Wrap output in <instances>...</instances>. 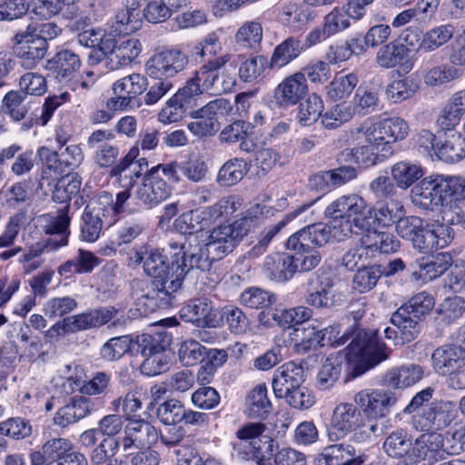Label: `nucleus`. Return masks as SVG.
<instances>
[{
  "label": "nucleus",
  "instance_id": "obj_1",
  "mask_svg": "<svg viewBox=\"0 0 465 465\" xmlns=\"http://www.w3.org/2000/svg\"><path fill=\"white\" fill-rule=\"evenodd\" d=\"M260 204L249 209L247 214L231 224L214 227L203 247L196 236L184 242H172L168 248L135 252L134 262L143 263L144 272L153 277L152 290L143 298L155 301L158 307L169 306L181 289L185 275L193 268L209 270L213 262L231 253L256 223Z\"/></svg>",
  "mask_w": 465,
  "mask_h": 465
},
{
  "label": "nucleus",
  "instance_id": "obj_2",
  "mask_svg": "<svg viewBox=\"0 0 465 465\" xmlns=\"http://www.w3.org/2000/svg\"><path fill=\"white\" fill-rule=\"evenodd\" d=\"M229 61V55L208 59L194 75L187 80L185 85L167 100L165 106L158 114V119L163 124L176 123L184 117L188 110L197 106V99L202 94V86L205 89L220 88L231 90L235 81L232 78L222 79L219 70Z\"/></svg>",
  "mask_w": 465,
  "mask_h": 465
},
{
  "label": "nucleus",
  "instance_id": "obj_3",
  "mask_svg": "<svg viewBox=\"0 0 465 465\" xmlns=\"http://www.w3.org/2000/svg\"><path fill=\"white\" fill-rule=\"evenodd\" d=\"M340 333L339 325H331L319 331L320 347L325 345H343L348 340L346 357L349 361H364L373 367L388 359L391 350L381 341L376 331L356 330L351 333Z\"/></svg>",
  "mask_w": 465,
  "mask_h": 465
},
{
  "label": "nucleus",
  "instance_id": "obj_4",
  "mask_svg": "<svg viewBox=\"0 0 465 465\" xmlns=\"http://www.w3.org/2000/svg\"><path fill=\"white\" fill-rule=\"evenodd\" d=\"M188 64L189 56L183 47L166 48L152 55L145 64V73L155 82L143 96L145 104H154L163 97L173 86L170 79L183 72Z\"/></svg>",
  "mask_w": 465,
  "mask_h": 465
},
{
  "label": "nucleus",
  "instance_id": "obj_5",
  "mask_svg": "<svg viewBox=\"0 0 465 465\" xmlns=\"http://www.w3.org/2000/svg\"><path fill=\"white\" fill-rule=\"evenodd\" d=\"M325 215L331 221L333 239L340 242L361 229L367 216V203L356 193L342 195L330 203Z\"/></svg>",
  "mask_w": 465,
  "mask_h": 465
},
{
  "label": "nucleus",
  "instance_id": "obj_6",
  "mask_svg": "<svg viewBox=\"0 0 465 465\" xmlns=\"http://www.w3.org/2000/svg\"><path fill=\"white\" fill-rule=\"evenodd\" d=\"M118 313V310L113 306L99 307L74 316L65 317L57 322L54 328H62L65 332H77L100 328L109 323L112 320L114 321L108 325L109 328L124 326L126 320L124 316L117 317Z\"/></svg>",
  "mask_w": 465,
  "mask_h": 465
},
{
  "label": "nucleus",
  "instance_id": "obj_7",
  "mask_svg": "<svg viewBox=\"0 0 465 465\" xmlns=\"http://www.w3.org/2000/svg\"><path fill=\"white\" fill-rule=\"evenodd\" d=\"M11 44L13 53L27 69L34 68L40 63L48 50L44 41L37 38L35 32L28 29L23 22L11 38Z\"/></svg>",
  "mask_w": 465,
  "mask_h": 465
},
{
  "label": "nucleus",
  "instance_id": "obj_8",
  "mask_svg": "<svg viewBox=\"0 0 465 465\" xmlns=\"http://www.w3.org/2000/svg\"><path fill=\"white\" fill-rule=\"evenodd\" d=\"M457 418L455 403L450 401H436L420 409L412 417L413 426L420 430H441Z\"/></svg>",
  "mask_w": 465,
  "mask_h": 465
},
{
  "label": "nucleus",
  "instance_id": "obj_9",
  "mask_svg": "<svg viewBox=\"0 0 465 465\" xmlns=\"http://www.w3.org/2000/svg\"><path fill=\"white\" fill-rule=\"evenodd\" d=\"M226 105L225 99H214L197 110L194 108L188 110L184 116L188 114L194 119L187 124L188 130L199 138L214 135L220 129L218 114H223Z\"/></svg>",
  "mask_w": 465,
  "mask_h": 465
},
{
  "label": "nucleus",
  "instance_id": "obj_10",
  "mask_svg": "<svg viewBox=\"0 0 465 465\" xmlns=\"http://www.w3.org/2000/svg\"><path fill=\"white\" fill-rule=\"evenodd\" d=\"M353 401L366 417L381 419L391 412L397 397L389 390L365 389L355 393Z\"/></svg>",
  "mask_w": 465,
  "mask_h": 465
},
{
  "label": "nucleus",
  "instance_id": "obj_11",
  "mask_svg": "<svg viewBox=\"0 0 465 465\" xmlns=\"http://www.w3.org/2000/svg\"><path fill=\"white\" fill-rule=\"evenodd\" d=\"M454 239V231L446 223H426L413 239L412 246L424 254L448 246Z\"/></svg>",
  "mask_w": 465,
  "mask_h": 465
},
{
  "label": "nucleus",
  "instance_id": "obj_12",
  "mask_svg": "<svg viewBox=\"0 0 465 465\" xmlns=\"http://www.w3.org/2000/svg\"><path fill=\"white\" fill-rule=\"evenodd\" d=\"M409 134V125L400 117L386 118L373 124L367 132L366 141L382 146L381 151L388 153L386 146L404 140Z\"/></svg>",
  "mask_w": 465,
  "mask_h": 465
},
{
  "label": "nucleus",
  "instance_id": "obj_13",
  "mask_svg": "<svg viewBox=\"0 0 465 465\" xmlns=\"http://www.w3.org/2000/svg\"><path fill=\"white\" fill-rule=\"evenodd\" d=\"M121 440L124 451L132 448L150 449L159 439L158 430L142 418L128 419Z\"/></svg>",
  "mask_w": 465,
  "mask_h": 465
},
{
  "label": "nucleus",
  "instance_id": "obj_14",
  "mask_svg": "<svg viewBox=\"0 0 465 465\" xmlns=\"http://www.w3.org/2000/svg\"><path fill=\"white\" fill-rule=\"evenodd\" d=\"M333 239L331 221L311 224L289 237L286 247L293 251H307L326 244Z\"/></svg>",
  "mask_w": 465,
  "mask_h": 465
},
{
  "label": "nucleus",
  "instance_id": "obj_15",
  "mask_svg": "<svg viewBox=\"0 0 465 465\" xmlns=\"http://www.w3.org/2000/svg\"><path fill=\"white\" fill-rule=\"evenodd\" d=\"M381 145L370 143L356 147L353 149H346L338 157L341 165L333 170L324 172L325 174H338L339 173H351L356 174L362 172L365 168L375 164L377 154L374 149L379 150Z\"/></svg>",
  "mask_w": 465,
  "mask_h": 465
},
{
  "label": "nucleus",
  "instance_id": "obj_16",
  "mask_svg": "<svg viewBox=\"0 0 465 465\" xmlns=\"http://www.w3.org/2000/svg\"><path fill=\"white\" fill-rule=\"evenodd\" d=\"M381 145L370 143L356 147L353 149H346L338 157L341 165L333 170L324 172L325 174H338L339 173H351L356 174L362 172L365 168L375 164L377 154L374 149L379 150Z\"/></svg>",
  "mask_w": 465,
  "mask_h": 465
},
{
  "label": "nucleus",
  "instance_id": "obj_17",
  "mask_svg": "<svg viewBox=\"0 0 465 465\" xmlns=\"http://www.w3.org/2000/svg\"><path fill=\"white\" fill-rule=\"evenodd\" d=\"M241 204L239 199L230 196L222 198L212 206L192 212L190 214L192 231L189 232V234L203 230L205 226H208L221 217H227L233 214Z\"/></svg>",
  "mask_w": 465,
  "mask_h": 465
},
{
  "label": "nucleus",
  "instance_id": "obj_18",
  "mask_svg": "<svg viewBox=\"0 0 465 465\" xmlns=\"http://www.w3.org/2000/svg\"><path fill=\"white\" fill-rule=\"evenodd\" d=\"M432 367L440 376L450 378L465 367V348L457 344H444L431 355Z\"/></svg>",
  "mask_w": 465,
  "mask_h": 465
},
{
  "label": "nucleus",
  "instance_id": "obj_19",
  "mask_svg": "<svg viewBox=\"0 0 465 465\" xmlns=\"http://www.w3.org/2000/svg\"><path fill=\"white\" fill-rule=\"evenodd\" d=\"M147 78L140 74H132L116 81L113 85L115 98H112L107 105L114 109H124L130 106L138 94H142L148 85Z\"/></svg>",
  "mask_w": 465,
  "mask_h": 465
},
{
  "label": "nucleus",
  "instance_id": "obj_20",
  "mask_svg": "<svg viewBox=\"0 0 465 465\" xmlns=\"http://www.w3.org/2000/svg\"><path fill=\"white\" fill-rule=\"evenodd\" d=\"M361 413L352 403L341 402L338 404L331 415L328 438L331 441H336L344 438L357 426Z\"/></svg>",
  "mask_w": 465,
  "mask_h": 465
},
{
  "label": "nucleus",
  "instance_id": "obj_21",
  "mask_svg": "<svg viewBox=\"0 0 465 465\" xmlns=\"http://www.w3.org/2000/svg\"><path fill=\"white\" fill-rule=\"evenodd\" d=\"M308 93L307 79L297 72L281 82L274 90V98L280 107H289L302 101Z\"/></svg>",
  "mask_w": 465,
  "mask_h": 465
},
{
  "label": "nucleus",
  "instance_id": "obj_22",
  "mask_svg": "<svg viewBox=\"0 0 465 465\" xmlns=\"http://www.w3.org/2000/svg\"><path fill=\"white\" fill-rule=\"evenodd\" d=\"M452 256L450 252H439L431 258L420 257L412 264L411 279L430 282L445 273L452 264Z\"/></svg>",
  "mask_w": 465,
  "mask_h": 465
},
{
  "label": "nucleus",
  "instance_id": "obj_23",
  "mask_svg": "<svg viewBox=\"0 0 465 465\" xmlns=\"http://www.w3.org/2000/svg\"><path fill=\"white\" fill-rule=\"evenodd\" d=\"M444 451L443 435L429 433L420 436L414 442L410 453V465H416L421 460L431 464L442 457Z\"/></svg>",
  "mask_w": 465,
  "mask_h": 465
},
{
  "label": "nucleus",
  "instance_id": "obj_24",
  "mask_svg": "<svg viewBox=\"0 0 465 465\" xmlns=\"http://www.w3.org/2000/svg\"><path fill=\"white\" fill-rule=\"evenodd\" d=\"M95 411V403L84 394L73 397L54 417V423L62 428L88 417Z\"/></svg>",
  "mask_w": 465,
  "mask_h": 465
},
{
  "label": "nucleus",
  "instance_id": "obj_25",
  "mask_svg": "<svg viewBox=\"0 0 465 465\" xmlns=\"http://www.w3.org/2000/svg\"><path fill=\"white\" fill-rule=\"evenodd\" d=\"M305 381L303 367L294 361H288L278 367L274 372L272 381L273 393L277 398L294 390L302 385Z\"/></svg>",
  "mask_w": 465,
  "mask_h": 465
},
{
  "label": "nucleus",
  "instance_id": "obj_26",
  "mask_svg": "<svg viewBox=\"0 0 465 465\" xmlns=\"http://www.w3.org/2000/svg\"><path fill=\"white\" fill-rule=\"evenodd\" d=\"M180 316L185 322L203 328L214 327L216 322L213 304L204 297L191 300L181 309Z\"/></svg>",
  "mask_w": 465,
  "mask_h": 465
},
{
  "label": "nucleus",
  "instance_id": "obj_27",
  "mask_svg": "<svg viewBox=\"0 0 465 465\" xmlns=\"http://www.w3.org/2000/svg\"><path fill=\"white\" fill-rule=\"evenodd\" d=\"M355 455L351 445L335 443L323 448L317 456V461L318 465H361L364 460Z\"/></svg>",
  "mask_w": 465,
  "mask_h": 465
},
{
  "label": "nucleus",
  "instance_id": "obj_28",
  "mask_svg": "<svg viewBox=\"0 0 465 465\" xmlns=\"http://www.w3.org/2000/svg\"><path fill=\"white\" fill-rule=\"evenodd\" d=\"M71 206V204H67L62 210H60L56 215L45 214L41 217L44 232L46 234H56L60 238L58 241H49V245H54V249L67 244V238L70 233L68 230L70 224V217L68 215V212Z\"/></svg>",
  "mask_w": 465,
  "mask_h": 465
},
{
  "label": "nucleus",
  "instance_id": "obj_29",
  "mask_svg": "<svg viewBox=\"0 0 465 465\" xmlns=\"http://www.w3.org/2000/svg\"><path fill=\"white\" fill-rule=\"evenodd\" d=\"M172 343V336L167 331L143 333L133 338V353H140L148 357L160 352H165Z\"/></svg>",
  "mask_w": 465,
  "mask_h": 465
},
{
  "label": "nucleus",
  "instance_id": "obj_30",
  "mask_svg": "<svg viewBox=\"0 0 465 465\" xmlns=\"http://www.w3.org/2000/svg\"><path fill=\"white\" fill-rule=\"evenodd\" d=\"M170 193L171 187L161 176H143L136 195L146 204H157L167 199Z\"/></svg>",
  "mask_w": 465,
  "mask_h": 465
},
{
  "label": "nucleus",
  "instance_id": "obj_31",
  "mask_svg": "<svg viewBox=\"0 0 465 465\" xmlns=\"http://www.w3.org/2000/svg\"><path fill=\"white\" fill-rule=\"evenodd\" d=\"M104 207H92L87 204L82 215L81 234L83 241L94 242L101 234L102 229L106 223L105 212Z\"/></svg>",
  "mask_w": 465,
  "mask_h": 465
},
{
  "label": "nucleus",
  "instance_id": "obj_32",
  "mask_svg": "<svg viewBox=\"0 0 465 465\" xmlns=\"http://www.w3.org/2000/svg\"><path fill=\"white\" fill-rule=\"evenodd\" d=\"M293 262L289 255L280 253L268 255L263 262V272L272 281L285 282L297 271Z\"/></svg>",
  "mask_w": 465,
  "mask_h": 465
},
{
  "label": "nucleus",
  "instance_id": "obj_33",
  "mask_svg": "<svg viewBox=\"0 0 465 465\" xmlns=\"http://www.w3.org/2000/svg\"><path fill=\"white\" fill-rule=\"evenodd\" d=\"M343 356L340 353L329 355L322 362L316 378L317 388L329 391L339 381L343 369Z\"/></svg>",
  "mask_w": 465,
  "mask_h": 465
},
{
  "label": "nucleus",
  "instance_id": "obj_34",
  "mask_svg": "<svg viewBox=\"0 0 465 465\" xmlns=\"http://www.w3.org/2000/svg\"><path fill=\"white\" fill-rule=\"evenodd\" d=\"M80 66L79 55L68 49L57 52L46 64L47 70L55 74V78L59 81L70 77Z\"/></svg>",
  "mask_w": 465,
  "mask_h": 465
},
{
  "label": "nucleus",
  "instance_id": "obj_35",
  "mask_svg": "<svg viewBox=\"0 0 465 465\" xmlns=\"http://www.w3.org/2000/svg\"><path fill=\"white\" fill-rule=\"evenodd\" d=\"M421 319L411 315L405 309H398L391 318L393 326L399 329L401 345L415 340L421 331Z\"/></svg>",
  "mask_w": 465,
  "mask_h": 465
},
{
  "label": "nucleus",
  "instance_id": "obj_36",
  "mask_svg": "<svg viewBox=\"0 0 465 465\" xmlns=\"http://www.w3.org/2000/svg\"><path fill=\"white\" fill-rule=\"evenodd\" d=\"M277 447L274 440L265 434L260 439H254V441H250V447L241 455L244 459L255 460L259 465H273Z\"/></svg>",
  "mask_w": 465,
  "mask_h": 465
},
{
  "label": "nucleus",
  "instance_id": "obj_37",
  "mask_svg": "<svg viewBox=\"0 0 465 465\" xmlns=\"http://www.w3.org/2000/svg\"><path fill=\"white\" fill-rule=\"evenodd\" d=\"M403 213L402 204L393 199L384 203L379 202L371 209L367 210L368 217L372 218L374 223L382 227L397 223Z\"/></svg>",
  "mask_w": 465,
  "mask_h": 465
},
{
  "label": "nucleus",
  "instance_id": "obj_38",
  "mask_svg": "<svg viewBox=\"0 0 465 465\" xmlns=\"http://www.w3.org/2000/svg\"><path fill=\"white\" fill-rule=\"evenodd\" d=\"M100 259L93 252L78 249L77 254L62 263L58 268L61 276L68 277L72 273H89L98 266Z\"/></svg>",
  "mask_w": 465,
  "mask_h": 465
},
{
  "label": "nucleus",
  "instance_id": "obj_39",
  "mask_svg": "<svg viewBox=\"0 0 465 465\" xmlns=\"http://www.w3.org/2000/svg\"><path fill=\"white\" fill-rule=\"evenodd\" d=\"M423 369L414 363L390 370L385 375L386 382L395 388H407L421 380Z\"/></svg>",
  "mask_w": 465,
  "mask_h": 465
},
{
  "label": "nucleus",
  "instance_id": "obj_40",
  "mask_svg": "<svg viewBox=\"0 0 465 465\" xmlns=\"http://www.w3.org/2000/svg\"><path fill=\"white\" fill-rule=\"evenodd\" d=\"M440 203H450L455 209L465 203V179L463 176H446L440 183Z\"/></svg>",
  "mask_w": 465,
  "mask_h": 465
},
{
  "label": "nucleus",
  "instance_id": "obj_41",
  "mask_svg": "<svg viewBox=\"0 0 465 465\" xmlns=\"http://www.w3.org/2000/svg\"><path fill=\"white\" fill-rule=\"evenodd\" d=\"M465 313V299L461 296L445 298L436 309L435 320L438 324L449 326L456 322Z\"/></svg>",
  "mask_w": 465,
  "mask_h": 465
},
{
  "label": "nucleus",
  "instance_id": "obj_42",
  "mask_svg": "<svg viewBox=\"0 0 465 465\" xmlns=\"http://www.w3.org/2000/svg\"><path fill=\"white\" fill-rule=\"evenodd\" d=\"M413 202L425 209H430L433 205H439L440 183L432 179V176L424 177L413 189Z\"/></svg>",
  "mask_w": 465,
  "mask_h": 465
},
{
  "label": "nucleus",
  "instance_id": "obj_43",
  "mask_svg": "<svg viewBox=\"0 0 465 465\" xmlns=\"http://www.w3.org/2000/svg\"><path fill=\"white\" fill-rule=\"evenodd\" d=\"M302 51V46L300 40L290 36L274 48L269 67L272 69L282 68L296 59Z\"/></svg>",
  "mask_w": 465,
  "mask_h": 465
},
{
  "label": "nucleus",
  "instance_id": "obj_44",
  "mask_svg": "<svg viewBox=\"0 0 465 465\" xmlns=\"http://www.w3.org/2000/svg\"><path fill=\"white\" fill-rule=\"evenodd\" d=\"M312 317L311 309L298 306L291 309H274L272 319L276 325L282 329H295L297 325L306 322Z\"/></svg>",
  "mask_w": 465,
  "mask_h": 465
},
{
  "label": "nucleus",
  "instance_id": "obj_45",
  "mask_svg": "<svg viewBox=\"0 0 465 465\" xmlns=\"http://www.w3.org/2000/svg\"><path fill=\"white\" fill-rule=\"evenodd\" d=\"M408 52L409 49L403 44L398 41H391L380 48L375 61L382 68H394L404 63Z\"/></svg>",
  "mask_w": 465,
  "mask_h": 465
},
{
  "label": "nucleus",
  "instance_id": "obj_46",
  "mask_svg": "<svg viewBox=\"0 0 465 465\" xmlns=\"http://www.w3.org/2000/svg\"><path fill=\"white\" fill-rule=\"evenodd\" d=\"M436 155L439 160L448 163L460 161L465 156V139L456 134L443 136Z\"/></svg>",
  "mask_w": 465,
  "mask_h": 465
},
{
  "label": "nucleus",
  "instance_id": "obj_47",
  "mask_svg": "<svg viewBox=\"0 0 465 465\" xmlns=\"http://www.w3.org/2000/svg\"><path fill=\"white\" fill-rule=\"evenodd\" d=\"M412 447L411 437L403 430L391 432L383 442V450L390 457L401 458L406 456L407 465H410V453Z\"/></svg>",
  "mask_w": 465,
  "mask_h": 465
},
{
  "label": "nucleus",
  "instance_id": "obj_48",
  "mask_svg": "<svg viewBox=\"0 0 465 465\" xmlns=\"http://www.w3.org/2000/svg\"><path fill=\"white\" fill-rule=\"evenodd\" d=\"M454 27L451 25H441L423 34L418 51L430 53L447 44L453 36Z\"/></svg>",
  "mask_w": 465,
  "mask_h": 465
},
{
  "label": "nucleus",
  "instance_id": "obj_49",
  "mask_svg": "<svg viewBox=\"0 0 465 465\" xmlns=\"http://www.w3.org/2000/svg\"><path fill=\"white\" fill-rule=\"evenodd\" d=\"M359 83L356 74L351 73L346 75L336 76L325 86L326 99L336 102L348 98Z\"/></svg>",
  "mask_w": 465,
  "mask_h": 465
},
{
  "label": "nucleus",
  "instance_id": "obj_50",
  "mask_svg": "<svg viewBox=\"0 0 465 465\" xmlns=\"http://www.w3.org/2000/svg\"><path fill=\"white\" fill-rule=\"evenodd\" d=\"M247 414L252 418H264L272 411L265 385H258L246 398Z\"/></svg>",
  "mask_w": 465,
  "mask_h": 465
},
{
  "label": "nucleus",
  "instance_id": "obj_51",
  "mask_svg": "<svg viewBox=\"0 0 465 465\" xmlns=\"http://www.w3.org/2000/svg\"><path fill=\"white\" fill-rule=\"evenodd\" d=\"M291 340L300 351H308L320 346L319 331L310 323L297 325L290 333Z\"/></svg>",
  "mask_w": 465,
  "mask_h": 465
},
{
  "label": "nucleus",
  "instance_id": "obj_52",
  "mask_svg": "<svg viewBox=\"0 0 465 465\" xmlns=\"http://www.w3.org/2000/svg\"><path fill=\"white\" fill-rule=\"evenodd\" d=\"M311 205L312 203L309 204H302L294 212L287 214L286 218L282 220L278 223L264 228L258 237L257 243L252 247V252L256 255L262 253L269 245V243L271 242V241L272 240V238L286 225L287 222L296 217L299 213L304 212Z\"/></svg>",
  "mask_w": 465,
  "mask_h": 465
},
{
  "label": "nucleus",
  "instance_id": "obj_53",
  "mask_svg": "<svg viewBox=\"0 0 465 465\" xmlns=\"http://www.w3.org/2000/svg\"><path fill=\"white\" fill-rule=\"evenodd\" d=\"M133 337L123 335L109 339L101 348L100 356L108 361L122 358L128 351L133 352Z\"/></svg>",
  "mask_w": 465,
  "mask_h": 465
},
{
  "label": "nucleus",
  "instance_id": "obj_54",
  "mask_svg": "<svg viewBox=\"0 0 465 465\" xmlns=\"http://www.w3.org/2000/svg\"><path fill=\"white\" fill-rule=\"evenodd\" d=\"M298 111V119L300 124L304 126H310L315 123L322 115L323 103L320 96L312 94L303 102L300 101Z\"/></svg>",
  "mask_w": 465,
  "mask_h": 465
},
{
  "label": "nucleus",
  "instance_id": "obj_55",
  "mask_svg": "<svg viewBox=\"0 0 465 465\" xmlns=\"http://www.w3.org/2000/svg\"><path fill=\"white\" fill-rule=\"evenodd\" d=\"M419 85L413 78L405 77L392 81L386 88V95L393 103H400L411 98Z\"/></svg>",
  "mask_w": 465,
  "mask_h": 465
},
{
  "label": "nucleus",
  "instance_id": "obj_56",
  "mask_svg": "<svg viewBox=\"0 0 465 465\" xmlns=\"http://www.w3.org/2000/svg\"><path fill=\"white\" fill-rule=\"evenodd\" d=\"M240 302L251 309H267L275 302V297L267 291L251 287L242 292Z\"/></svg>",
  "mask_w": 465,
  "mask_h": 465
},
{
  "label": "nucleus",
  "instance_id": "obj_57",
  "mask_svg": "<svg viewBox=\"0 0 465 465\" xmlns=\"http://www.w3.org/2000/svg\"><path fill=\"white\" fill-rule=\"evenodd\" d=\"M382 275L380 266H364L359 269L353 276V289L360 292H367L372 290Z\"/></svg>",
  "mask_w": 465,
  "mask_h": 465
},
{
  "label": "nucleus",
  "instance_id": "obj_58",
  "mask_svg": "<svg viewBox=\"0 0 465 465\" xmlns=\"http://www.w3.org/2000/svg\"><path fill=\"white\" fill-rule=\"evenodd\" d=\"M58 373L64 380L63 387L67 393H73L76 391L81 392L84 381V371L79 364H64L58 370Z\"/></svg>",
  "mask_w": 465,
  "mask_h": 465
},
{
  "label": "nucleus",
  "instance_id": "obj_59",
  "mask_svg": "<svg viewBox=\"0 0 465 465\" xmlns=\"http://www.w3.org/2000/svg\"><path fill=\"white\" fill-rule=\"evenodd\" d=\"M111 374L106 371H96L86 381L84 379L81 394L84 396H104L108 393L111 384Z\"/></svg>",
  "mask_w": 465,
  "mask_h": 465
},
{
  "label": "nucleus",
  "instance_id": "obj_60",
  "mask_svg": "<svg viewBox=\"0 0 465 465\" xmlns=\"http://www.w3.org/2000/svg\"><path fill=\"white\" fill-rule=\"evenodd\" d=\"M235 38L242 46L256 49L262 38V25L254 21L245 23L238 30Z\"/></svg>",
  "mask_w": 465,
  "mask_h": 465
},
{
  "label": "nucleus",
  "instance_id": "obj_61",
  "mask_svg": "<svg viewBox=\"0 0 465 465\" xmlns=\"http://www.w3.org/2000/svg\"><path fill=\"white\" fill-rule=\"evenodd\" d=\"M434 298L426 292H421L411 297L409 302L400 309H405L411 315L418 319H423L434 307Z\"/></svg>",
  "mask_w": 465,
  "mask_h": 465
},
{
  "label": "nucleus",
  "instance_id": "obj_62",
  "mask_svg": "<svg viewBox=\"0 0 465 465\" xmlns=\"http://www.w3.org/2000/svg\"><path fill=\"white\" fill-rule=\"evenodd\" d=\"M460 77L457 68L449 64H441L430 68L424 75V83L428 86H439Z\"/></svg>",
  "mask_w": 465,
  "mask_h": 465
},
{
  "label": "nucleus",
  "instance_id": "obj_63",
  "mask_svg": "<svg viewBox=\"0 0 465 465\" xmlns=\"http://www.w3.org/2000/svg\"><path fill=\"white\" fill-rule=\"evenodd\" d=\"M183 404L176 399H170L161 403L156 410L158 420L165 425L181 423Z\"/></svg>",
  "mask_w": 465,
  "mask_h": 465
},
{
  "label": "nucleus",
  "instance_id": "obj_64",
  "mask_svg": "<svg viewBox=\"0 0 465 465\" xmlns=\"http://www.w3.org/2000/svg\"><path fill=\"white\" fill-rule=\"evenodd\" d=\"M206 348L194 340L184 341L179 349V360L184 366H193L203 361Z\"/></svg>",
  "mask_w": 465,
  "mask_h": 465
}]
</instances>
